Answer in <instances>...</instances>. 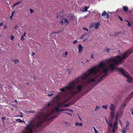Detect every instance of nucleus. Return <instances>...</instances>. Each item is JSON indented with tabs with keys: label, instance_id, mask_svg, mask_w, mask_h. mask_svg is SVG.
<instances>
[{
	"label": "nucleus",
	"instance_id": "nucleus-20",
	"mask_svg": "<svg viewBox=\"0 0 133 133\" xmlns=\"http://www.w3.org/2000/svg\"><path fill=\"white\" fill-rule=\"evenodd\" d=\"M16 121L18 122H23L24 123L25 122L24 121H22L20 119H18L16 120Z\"/></svg>",
	"mask_w": 133,
	"mask_h": 133
},
{
	"label": "nucleus",
	"instance_id": "nucleus-51",
	"mask_svg": "<svg viewBox=\"0 0 133 133\" xmlns=\"http://www.w3.org/2000/svg\"><path fill=\"white\" fill-rule=\"evenodd\" d=\"M67 54H68V53L67 52H65V55H66Z\"/></svg>",
	"mask_w": 133,
	"mask_h": 133
},
{
	"label": "nucleus",
	"instance_id": "nucleus-21",
	"mask_svg": "<svg viewBox=\"0 0 133 133\" xmlns=\"http://www.w3.org/2000/svg\"><path fill=\"white\" fill-rule=\"evenodd\" d=\"M15 12V11H14L12 12V15L10 16V18L11 19H12V17L13 16Z\"/></svg>",
	"mask_w": 133,
	"mask_h": 133
},
{
	"label": "nucleus",
	"instance_id": "nucleus-14",
	"mask_svg": "<svg viewBox=\"0 0 133 133\" xmlns=\"http://www.w3.org/2000/svg\"><path fill=\"white\" fill-rule=\"evenodd\" d=\"M123 9L125 11H127L128 10V7L126 6H124L123 7Z\"/></svg>",
	"mask_w": 133,
	"mask_h": 133
},
{
	"label": "nucleus",
	"instance_id": "nucleus-42",
	"mask_svg": "<svg viewBox=\"0 0 133 133\" xmlns=\"http://www.w3.org/2000/svg\"><path fill=\"white\" fill-rule=\"evenodd\" d=\"M3 25V23L2 22L0 23V27L1 26Z\"/></svg>",
	"mask_w": 133,
	"mask_h": 133
},
{
	"label": "nucleus",
	"instance_id": "nucleus-26",
	"mask_svg": "<svg viewBox=\"0 0 133 133\" xmlns=\"http://www.w3.org/2000/svg\"><path fill=\"white\" fill-rule=\"evenodd\" d=\"M99 107L98 106H97L96 107L95 109V111L98 110L99 109Z\"/></svg>",
	"mask_w": 133,
	"mask_h": 133
},
{
	"label": "nucleus",
	"instance_id": "nucleus-43",
	"mask_svg": "<svg viewBox=\"0 0 133 133\" xmlns=\"http://www.w3.org/2000/svg\"><path fill=\"white\" fill-rule=\"evenodd\" d=\"M131 111L132 112V114L133 116V109L132 108H131Z\"/></svg>",
	"mask_w": 133,
	"mask_h": 133
},
{
	"label": "nucleus",
	"instance_id": "nucleus-2",
	"mask_svg": "<svg viewBox=\"0 0 133 133\" xmlns=\"http://www.w3.org/2000/svg\"><path fill=\"white\" fill-rule=\"evenodd\" d=\"M67 109L59 110L57 107H55L53 109L49 110L46 112L44 114H39L36 117L34 118V119H36V123L37 126H40L43 124L45 120H48L51 119L54 117H57L56 116H55L52 117H50V116L53 114H56L59 111H66Z\"/></svg>",
	"mask_w": 133,
	"mask_h": 133
},
{
	"label": "nucleus",
	"instance_id": "nucleus-15",
	"mask_svg": "<svg viewBox=\"0 0 133 133\" xmlns=\"http://www.w3.org/2000/svg\"><path fill=\"white\" fill-rule=\"evenodd\" d=\"M133 94H132L130 95L126 99V101H129V100L131 98V96L133 95Z\"/></svg>",
	"mask_w": 133,
	"mask_h": 133
},
{
	"label": "nucleus",
	"instance_id": "nucleus-25",
	"mask_svg": "<svg viewBox=\"0 0 133 133\" xmlns=\"http://www.w3.org/2000/svg\"><path fill=\"white\" fill-rule=\"evenodd\" d=\"M102 107L104 109H107L108 108V107L107 105H103L102 106Z\"/></svg>",
	"mask_w": 133,
	"mask_h": 133
},
{
	"label": "nucleus",
	"instance_id": "nucleus-53",
	"mask_svg": "<svg viewBox=\"0 0 133 133\" xmlns=\"http://www.w3.org/2000/svg\"><path fill=\"white\" fill-rule=\"evenodd\" d=\"M120 123L122 125H123V124H122V122H121V121H120Z\"/></svg>",
	"mask_w": 133,
	"mask_h": 133
},
{
	"label": "nucleus",
	"instance_id": "nucleus-55",
	"mask_svg": "<svg viewBox=\"0 0 133 133\" xmlns=\"http://www.w3.org/2000/svg\"><path fill=\"white\" fill-rule=\"evenodd\" d=\"M19 116V117H23V115H22V116Z\"/></svg>",
	"mask_w": 133,
	"mask_h": 133
},
{
	"label": "nucleus",
	"instance_id": "nucleus-33",
	"mask_svg": "<svg viewBox=\"0 0 133 133\" xmlns=\"http://www.w3.org/2000/svg\"><path fill=\"white\" fill-rule=\"evenodd\" d=\"M78 42V41L77 40H76L74 41L73 43L74 44H76V43H77Z\"/></svg>",
	"mask_w": 133,
	"mask_h": 133
},
{
	"label": "nucleus",
	"instance_id": "nucleus-62",
	"mask_svg": "<svg viewBox=\"0 0 133 133\" xmlns=\"http://www.w3.org/2000/svg\"><path fill=\"white\" fill-rule=\"evenodd\" d=\"M11 110L12 111H13L12 109V108H11Z\"/></svg>",
	"mask_w": 133,
	"mask_h": 133
},
{
	"label": "nucleus",
	"instance_id": "nucleus-45",
	"mask_svg": "<svg viewBox=\"0 0 133 133\" xmlns=\"http://www.w3.org/2000/svg\"><path fill=\"white\" fill-rule=\"evenodd\" d=\"M2 120H3V122H4V120H5V118L4 117H2Z\"/></svg>",
	"mask_w": 133,
	"mask_h": 133
},
{
	"label": "nucleus",
	"instance_id": "nucleus-57",
	"mask_svg": "<svg viewBox=\"0 0 133 133\" xmlns=\"http://www.w3.org/2000/svg\"><path fill=\"white\" fill-rule=\"evenodd\" d=\"M15 102L16 103H17V101H16V100H15Z\"/></svg>",
	"mask_w": 133,
	"mask_h": 133
},
{
	"label": "nucleus",
	"instance_id": "nucleus-4",
	"mask_svg": "<svg viewBox=\"0 0 133 133\" xmlns=\"http://www.w3.org/2000/svg\"><path fill=\"white\" fill-rule=\"evenodd\" d=\"M75 18V17L72 15H69L68 16L63 18L61 20H59L60 23L63 25V24L66 25H68L69 23Z\"/></svg>",
	"mask_w": 133,
	"mask_h": 133
},
{
	"label": "nucleus",
	"instance_id": "nucleus-64",
	"mask_svg": "<svg viewBox=\"0 0 133 133\" xmlns=\"http://www.w3.org/2000/svg\"><path fill=\"white\" fill-rule=\"evenodd\" d=\"M89 12H90V11H89Z\"/></svg>",
	"mask_w": 133,
	"mask_h": 133
},
{
	"label": "nucleus",
	"instance_id": "nucleus-18",
	"mask_svg": "<svg viewBox=\"0 0 133 133\" xmlns=\"http://www.w3.org/2000/svg\"><path fill=\"white\" fill-rule=\"evenodd\" d=\"M127 125H126V128H127L129 129V123L128 122H127Z\"/></svg>",
	"mask_w": 133,
	"mask_h": 133
},
{
	"label": "nucleus",
	"instance_id": "nucleus-7",
	"mask_svg": "<svg viewBox=\"0 0 133 133\" xmlns=\"http://www.w3.org/2000/svg\"><path fill=\"white\" fill-rule=\"evenodd\" d=\"M100 24L98 22H96L94 23L93 25H90L89 27L90 28H91L93 26L94 28H95L96 29H97L98 28Z\"/></svg>",
	"mask_w": 133,
	"mask_h": 133
},
{
	"label": "nucleus",
	"instance_id": "nucleus-8",
	"mask_svg": "<svg viewBox=\"0 0 133 133\" xmlns=\"http://www.w3.org/2000/svg\"><path fill=\"white\" fill-rule=\"evenodd\" d=\"M102 16L104 17L105 18L108 19L110 17V16L108 15L105 11H104L102 13Z\"/></svg>",
	"mask_w": 133,
	"mask_h": 133
},
{
	"label": "nucleus",
	"instance_id": "nucleus-39",
	"mask_svg": "<svg viewBox=\"0 0 133 133\" xmlns=\"http://www.w3.org/2000/svg\"><path fill=\"white\" fill-rule=\"evenodd\" d=\"M118 17L119 18V19H120L121 21H123V19H122V18L120 16H119L118 15Z\"/></svg>",
	"mask_w": 133,
	"mask_h": 133
},
{
	"label": "nucleus",
	"instance_id": "nucleus-11",
	"mask_svg": "<svg viewBox=\"0 0 133 133\" xmlns=\"http://www.w3.org/2000/svg\"><path fill=\"white\" fill-rule=\"evenodd\" d=\"M88 8L89 7H85L83 8L82 10V12H87Z\"/></svg>",
	"mask_w": 133,
	"mask_h": 133
},
{
	"label": "nucleus",
	"instance_id": "nucleus-63",
	"mask_svg": "<svg viewBox=\"0 0 133 133\" xmlns=\"http://www.w3.org/2000/svg\"><path fill=\"white\" fill-rule=\"evenodd\" d=\"M81 62V63H83V62Z\"/></svg>",
	"mask_w": 133,
	"mask_h": 133
},
{
	"label": "nucleus",
	"instance_id": "nucleus-54",
	"mask_svg": "<svg viewBox=\"0 0 133 133\" xmlns=\"http://www.w3.org/2000/svg\"><path fill=\"white\" fill-rule=\"evenodd\" d=\"M68 114L69 115H70L71 116H72V115L71 114H70V113Z\"/></svg>",
	"mask_w": 133,
	"mask_h": 133
},
{
	"label": "nucleus",
	"instance_id": "nucleus-38",
	"mask_svg": "<svg viewBox=\"0 0 133 133\" xmlns=\"http://www.w3.org/2000/svg\"><path fill=\"white\" fill-rule=\"evenodd\" d=\"M91 58L94 59V56L93 55H91Z\"/></svg>",
	"mask_w": 133,
	"mask_h": 133
},
{
	"label": "nucleus",
	"instance_id": "nucleus-10",
	"mask_svg": "<svg viewBox=\"0 0 133 133\" xmlns=\"http://www.w3.org/2000/svg\"><path fill=\"white\" fill-rule=\"evenodd\" d=\"M110 108L111 111H114L115 109V106L112 103H111L110 107Z\"/></svg>",
	"mask_w": 133,
	"mask_h": 133
},
{
	"label": "nucleus",
	"instance_id": "nucleus-1",
	"mask_svg": "<svg viewBox=\"0 0 133 133\" xmlns=\"http://www.w3.org/2000/svg\"><path fill=\"white\" fill-rule=\"evenodd\" d=\"M114 69V57L107 59L104 62H101L70 82L65 87V89L63 88L61 89L60 90L63 92L56 97V101H60L66 97L67 94L65 92L66 90H69V94L71 97L79 93L82 88L86 85L94 82L99 83L103 79V77L108 70Z\"/></svg>",
	"mask_w": 133,
	"mask_h": 133
},
{
	"label": "nucleus",
	"instance_id": "nucleus-44",
	"mask_svg": "<svg viewBox=\"0 0 133 133\" xmlns=\"http://www.w3.org/2000/svg\"><path fill=\"white\" fill-rule=\"evenodd\" d=\"M18 27V25H15L14 27V29H17V28Z\"/></svg>",
	"mask_w": 133,
	"mask_h": 133
},
{
	"label": "nucleus",
	"instance_id": "nucleus-5",
	"mask_svg": "<svg viewBox=\"0 0 133 133\" xmlns=\"http://www.w3.org/2000/svg\"><path fill=\"white\" fill-rule=\"evenodd\" d=\"M105 120L107 123L109 125V126L113 128V129L112 131V132H114L117 129V121L115 122L113 125H112V123L110 122H108L107 119L105 117Z\"/></svg>",
	"mask_w": 133,
	"mask_h": 133
},
{
	"label": "nucleus",
	"instance_id": "nucleus-3",
	"mask_svg": "<svg viewBox=\"0 0 133 133\" xmlns=\"http://www.w3.org/2000/svg\"><path fill=\"white\" fill-rule=\"evenodd\" d=\"M37 121L36 119H33L29 122L26 125L25 131L22 133H32L34 129L37 126L36 122Z\"/></svg>",
	"mask_w": 133,
	"mask_h": 133
},
{
	"label": "nucleus",
	"instance_id": "nucleus-34",
	"mask_svg": "<svg viewBox=\"0 0 133 133\" xmlns=\"http://www.w3.org/2000/svg\"><path fill=\"white\" fill-rule=\"evenodd\" d=\"M83 36H84V37H87L88 36L87 34H83Z\"/></svg>",
	"mask_w": 133,
	"mask_h": 133
},
{
	"label": "nucleus",
	"instance_id": "nucleus-60",
	"mask_svg": "<svg viewBox=\"0 0 133 133\" xmlns=\"http://www.w3.org/2000/svg\"><path fill=\"white\" fill-rule=\"evenodd\" d=\"M87 40V39H86V38L84 40V41H85V40Z\"/></svg>",
	"mask_w": 133,
	"mask_h": 133
},
{
	"label": "nucleus",
	"instance_id": "nucleus-28",
	"mask_svg": "<svg viewBox=\"0 0 133 133\" xmlns=\"http://www.w3.org/2000/svg\"><path fill=\"white\" fill-rule=\"evenodd\" d=\"M82 29L83 30H85L87 31V32H88V29L87 28H83Z\"/></svg>",
	"mask_w": 133,
	"mask_h": 133
},
{
	"label": "nucleus",
	"instance_id": "nucleus-48",
	"mask_svg": "<svg viewBox=\"0 0 133 133\" xmlns=\"http://www.w3.org/2000/svg\"><path fill=\"white\" fill-rule=\"evenodd\" d=\"M78 117L79 118V119H80V120L81 121H82V119L79 116V115H78Z\"/></svg>",
	"mask_w": 133,
	"mask_h": 133
},
{
	"label": "nucleus",
	"instance_id": "nucleus-29",
	"mask_svg": "<svg viewBox=\"0 0 133 133\" xmlns=\"http://www.w3.org/2000/svg\"><path fill=\"white\" fill-rule=\"evenodd\" d=\"M14 37L12 35H11V39L12 40H14Z\"/></svg>",
	"mask_w": 133,
	"mask_h": 133
},
{
	"label": "nucleus",
	"instance_id": "nucleus-9",
	"mask_svg": "<svg viewBox=\"0 0 133 133\" xmlns=\"http://www.w3.org/2000/svg\"><path fill=\"white\" fill-rule=\"evenodd\" d=\"M78 47L79 52V53H81L82 51L83 48L82 47L81 44H79L78 46Z\"/></svg>",
	"mask_w": 133,
	"mask_h": 133
},
{
	"label": "nucleus",
	"instance_id": "nucleus-16",
	"mask_svg": "<svg viewBox=\"0 0 133 133\" xmlns=\"http://www.w3.org/2000/svg\"><path fill=\"white\" fill-rule=\"evenodd\" d=\"M128 129L127 128H124L122 130L123 133H126L127 130H128Z\"/></svg>",
	"mask_w": 133,
	"mask_h": 133
},
{
	"label": "nucleus",
	"instance_id": "nucleus-24",
	"mask_svg": "<svg viewBox=\"0 0 133 133\" xmlns=\"http://www.w3.org/2000/svg\"><path fill=\"white\" fill-rule=\"evenodd\" d=\"M125 21H126L127 23V25L129 27L131 25V23L127 20H125Z\"/></svg>",
	"mask_w": 133,
	"mask_h": 133
},
{
	"label": "nucleus",
	"instance_id": "nucleus-59",
	"mask_svg": "<svg viewBox=\"0 0 133 133\" xmlns=\"http://www.w3.org/2000/svg\"><path fill=\"white\" fill-rule=\"evenodd\" d=\"M89 62V60H87V62Z\"/></svg>",
	"mask_w": 133,
	"mask_h": 133
},
{
	"label": "nucleus",
	"instance_id": "nucleus-61",
	"mask_svg": "<svg viewBox=\"0 0 133 133\" xmlns=\"http://www.w3.org/2000/svg\"><path fill=\"white\" fill-rule=\"evenodd\" d=\"M116 120H117V116L116 117Z\"/></svg>",
	"mask_w": 133,
	"mask_h": 133
},
{
	"label": "nucleus",
	"instance_id": "nucleus-27",
	"mask_svg": "<svg viewBox=\"0 0 133 133\" xmlns=\"http://www.w3.org/2000/svg\"><path fill=\"white\" fill-rule=\"evenodd\" d=\"M29 10L30 11V13L31 14H33L34 12V11L31 9H30Z\"/></svg>",
	"mask_w": 133,
	"mask_h": 133
},
{
	"label": "nucleus",
	"instance_id": "nucleus-35",
	"mask_svg": "<svg viewBox=\"0 0 133 133\" xmlns=\"http://www.w3.org/2000/svg\"><path fill=\"white\" fill-rule=\"evenodd\" d=\"M3 28L4 29H6L7 28V26L6 25H4L3 26Z\"/></svg>",
	"mask_w": 133,
	"mask_h": 133
},
{
	"label": "nucleus",
	"instance_id": "nucleus-56",
	"mask_svg": "<svg viewBox=\"0 0 133 133\" xmlns=\"http://www.w3.org/2000/svg\"><path fill=\"white\" fill-rule=\"evenodd\" d=\"M64 114H69L67 112H65L64 113Z\"/></svg>",
	"mask_w": 133,
	"mask_h": 133
},
{
	"label": "nucleus",
	"instance_id": "nucleus-31",
	"mask_svg": "<svg viewBox=\"0 0 133 133\" xmlns=\"http://www.w3.org/2000/svg\"><path fill=\"white\" fill-rule=\"evenodd\" d=\"M67 110H68L69 112H73V111L72 110L70 109H67Z\"/></svg>",
	"mask_w": 133,
	"mask_h": 133
},
{
	"label": "nucleus",
	"instance_id": "nucleus-23",
	"mask_svg": "<svg viewBox=\"0 0 133 133\" xmlns=\"http://www.w3.org/2000/svg\"><path fill=\"white\" fill-rule=\"evenodd\" d=\"M72 69H68L67 70V71H68L69 72V74H70L71 73V72L72 71Z\"/></svg>",
	"mask_w": 133,
	"mask_h": 133
},
{
	"label": "nucleus",
	"instance_id": "nucleus-50",
	"mask_svg": "<svg viewBox=\"0 0 133 133\" xmlns=\"http://www.w3.org/2000/svg\"><path fill=\"white\" fill-rule=\"evenodd\" d=\"M83 37H84V36H83V35H82V37H81L80 38V39H82V38H83Z\"/></svg>",
	"mask_w": 133,
	"mask_h": 133
},
{
	"label": "nucleus",
	"instance_id": "nucleus-58",
	"mask_svg": "<svg viewBox=\"0 0 133 133\" xmlns=\"http://www.w3.org/2000/svg\"><path fill=\"white\" fill-rule=\"evenodd\" d=\"M59 32H62V31H60Z\"/></svg>",
	"mask_w": 133,
	"mask_h": 133
},
{
	"label": "nucleus",
	"instance_id": "nucleus-19",
	"mask_svg": "<svg viewBox=\"0 0 133 133\" xmlns=\"http://www.w3.org/2000/svg\"><path fill=\"white\" fill-rule=\"evenodd\" d=\"M12 61H13L15 64H17V63H18L19 62V61L17 59H16L15 60H12Z\"/></svg>",
	"mask_w": 133,
	"mask_h": 133
},
{
	"label": "nucleus",
	"instance_id": "nucleus-36",
	"mask_svg": "<svg viewBox=\"0 0 133 133\" xmlns=\"http://www.w3.org/2000/svg\"><path fill=\"white\" fill-rule=\"evenodd\" d=\"M21 2H17L15 4L16 5H18L20 4V3H21Z\"/></svg>",
	"mask_w": 133,
	"mask_h": 133
},
{
	"label": "nucleus",
	"instance_id": "nucleus-41",
	"mask_svg": "<svg viewBox=\"0 0 133 133\" xmlns=\"http://www.w3.org/2000/svg\"><path fill=\"white\" fill-rule=\"evenodd\" d=\"M126 105H127L126 104L124 103L122 104V107H124Z\"/></svg>",
	"mask_w": 133,
	"mask_h": 133
},
{
	"label": "nucleus",
	"instance_id": "nucleus-37",
	"mask_svg": "<svg viewBox=\"0 0 133 133\" xmlns=\"http://www.w3.org/2000/svg\"><path fill=\"white\" fill-rule=\"evenodd\" d=\"M54 95V94L52 93L51 94H49L48 95V96L49 97L51 96H52Z\"/></svg>",
	"mask_w": 133,
	"mask_h": 133
},
{
	"label": "nucleus",
	"instance_id": "nucleus-30",
	"mask_svg": "<svg viewBox=\"0 0 133 133\" xmlns=\"http://www.w3.org/2000/svg\"><path fill=\"white\" fill-rule=\"evenodd\" d=\"M95 133H98V132L95 127L94 128Z\"/></svg>",
	"mask_w": 133,
	"mask_h": 133
},
{
	"label": "nucleus",
	"instance_id": "nucleus-22",
	"mask_svg": "<svg viewBox=\"0 0 133 133\" xmlns=\"http://www.w3.org/2000/svg\"><path fill=\"white\" fill-rule=\"evenodd\" d=\"M104 50L106 52H109L110 51V49H108L107 48H106L104 49Z\"/></svg>",
	"mask_w": 133,
	"mask_h": 133
},
{
	"label": "nucleus",
	"instance_id": "nucleus-52",
	"mask_svg": "<svg viewBox=\"0 0 133 133\" xmlns=\"http://www.w3.org/2000/svg\"><path fill=\"white\" fill-rule=\"evenodd\" d=\"M50 104H48L46 106L47 107H48L50 105Z\"/></svg>",
	"mask_w": 133,
	"mask_h": 133
},
{
	"label": "nucleus",
	"instance_id": "nucleus-49",
	"mask_svg": "<svg viewBox=\"0 0 133 133\" xmlns=\"http://www.w3.org/2000/svg\"><path fill=\"white\" fill-rule=\"evenodd\" d=\"M35 54V53L34 52H32V55L34 56Z\"/></svg>",
	"mask_w": 133,
	"mask_h": 133
},
{
	"label": "nucleus",
	"instance_id": "nucleus-46",
	"mask_svg": "<svg viewBox=\"0 0 133 133\" xmlns=\"http://www.w3.org/2000/svg\"><path fill=\"white\" fill-rule=\"evenodd\" d=\"M34 111H28V112L29 113H33Z\"/></svg>",
	"mask_w": 133,
	"mask_h": 133
},
{
	"label": "nucleus",
	"instance_id": "nucleus-47",
	"mask_svg": "<svg viewBox=\"0 0 133 133\" xmlns=\"http://www.w3.org/2000/svg\"><path fill=\"white\" fill-rule=\"evenodd\" d=\"M63 123H65L66 124H69V123L67 122H66V121H64V122H63Z\"/></svg>",
	"mask_w": 133,
	"mask_h": 133
},
{
	"label": "nucleus",
	"instance_id": "nucleus-6",
	"mask_svg": "<svg viewBox=\"0 0 133 133\" xmlns=\"http://www.w3.org/2000/svg\"><path fill=\"white\" fill-rule=\"evenodd\" d=\"M64 11H62L61 12L57 13L56 15V17L60 19V20L63 17V16L64 15Z\"/></svg>",
	"mask_w": 133,
	"mask_h": 133
},
{
	"label": "nucleus",
	"instance_id": "nucleus-13",
	"mask_svg": "<svg viewBox=\"0 0 133 133\" xmlns=\"http://www.w3.org/2000/svg\"><path fill=\"white\" fill-rule=\"evenodd\" d=\"M83 124L82 123H79V122H77L75 123V125L76 126H82Z\"/></svg>",
	"mask_w": 133,
	"mask_h": 133
},
{
	"label": "nucleus",
	"instance_id": "nucleus-32",
	"mask_svg": "<svg viewBox=\"0 0 133 133\" xmlns=\"http://www.w3.org/2000/svg\"><path fill=\"white\" fill-rule=\"evenodd\" d=\"M16 5V4L15 3L11 6V7L12 8H13Z\"/></svg>",
	"mask_w": 133,
	"mask_h": 133
},
{
	"label": "nucleus",
	"instance_id": "nucleus-12",
	"mask_svg": "<svg viewBox=\"0 0 133 133\" xmlns=\"http://www.w3.org/2000/svg\"><path fill=\"white\" fill-rule=\"evenodd\" d=\"M26 38L25 34H24L21 37V41H23Z\"/></svg>",
	"mask_w": 133,
	"mask_h": 133
},
{
	"label": "nucleus",
	"instance_id": "nucleus-40",
	"mask_svg": "<svg viewBox=\"0 0 133 133\" xmlns=\"http://www.w3.org/2000/svg\"><path fill=\"white\" fill-rule=\"evenodd\" d=\"M70 104V103H69L67 104H66L64 106V107H66V106L69 107V106Z\"/></svg>",
	"mask_w": 133,
	"mask_h": 133
},
{
	"label": "nucleus",
	"instance_id": "nucleus-17",
	"mask_svg": "<svg viewBox=\"0 0 133 133\" xmlns=\"http://www.w3.org/2000/svg\"><path fill=\"white\" fill-rule=\"evenodd\" d=\"M114 111H111V117L113 118L114 117Z\"/></svg>",
	"mask_w": 133,
	"mask_h": 133
}]
</instances>
